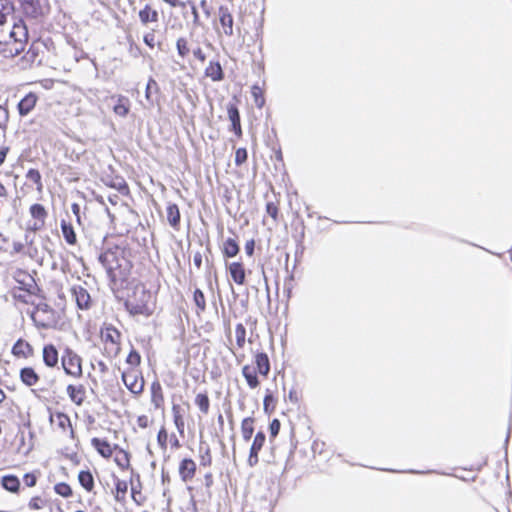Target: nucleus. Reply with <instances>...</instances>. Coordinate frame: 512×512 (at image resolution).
<instances>
[{
  "label": "nucleus",
  "instance_id": "obj_1",
  "mask_svg": "<svg viewBox=\"0 0 512 512\" xmlns=\"http://www.w3.org/2000/svg\"><path fill=\"white\" fill-rule=\"evenodd\" d=\"M99 262L105 268L113 285L122 286L128 280L132 269V263L126 256V251L120 246H115L99 255Z\"/></svg>",
  "mask_w": 512,
  "mask_h": 512
},
{
  "label": "nucleus",
  "instance_id": "obj_2",
  "mask_svg": "<svg viewBox=\"0 0 512 512\" xmlns=\"http://www.w3.org/2000/svg\"><path fill=\"white\" fill-rule=\"evenodd\" d=\"M139 299H129L125 302V308L131 315H144L150 316L152 314L151 308L148 306L147 301L151 297L150 293L144 288L140 289Z\"/></svg>",
  "mask_w": 512,
  "mask_h": 512
},
{
  "label": "nucleus",
  "instance_id": "obj_3",
  "mask_svg": "<svg viewBox=\"0 0 512 512\" xmlns=\"http://www.w3.org/2000/svg\"><path fill=\"white\" fill-rule=\"evenodd\" d=\"M61 363L66 374L73 377H80L82 375L81 358L71 349H65Z\"/></svg>",
  "mask_w": 512,
  "mask_h": 512
},
{
  "label": "nucleus",
  "instance_id": "obj_4",
  "mask_svg": "<svg viewBox=\"0 0 512 512\" xmlns=\"http://www.w3.org/2000/svg\"><path fill=\"white\" fill-rule=\"evenodd\" d=\"M23 13L31 18L44 15L49 10V0H21Z\"/></svg>",
  "mask_w": 512,
  "mask_h": 512
},
{
  "label": "nucleus",
  "instance_id": "obj_5",
  "mask_svg": "<svg viewBox=\"0 0 512 512\" xmlns=\"http://www.w3.org/2000/svg\"><path fill=\"white\" fill-rule=\"evenodd\" d=\"M122 381L126 388L133 394H140L144 388L143 377H138L135 371H124L122 373Z\"/></svg>",
  "mask_w": 512,
  "mask_h": 512
},
{
  "label": "nucleus",
  "instance_id": "obj_6",
  "mask_svg": "<svg viewBox=\"0 0 512 512\" xmlns=\"http://www.w3.org/2000/svg\"><path fill=\"white\" fill-rule=\"evenodd\" d=\"M71 293L75 298L77 307L81 310H87L91 307V297L83 285H73Z\"/></svg>",
  "mask_w": 512,
  "mask_h": 512
},
{
  "label": "nucleus",
  "instance_id": "obj_7",
  "mask_svg": "<svg viewBox=\"0 0 512 512\" xmlns=\"http://www.w3.org/2000/svg\"><path fill=\"white\" fill-rule=\"evenodd\" d=\"M266 440V435L264 432L259 431L256 433L254 440L252 442L249 457H248V465L250 467H254L258 464V453L263 448Z\"/></svg>",
  "mask_w": 512,
  "mask_h": 512
},
{
  "label": "nucleus",
  "instance_id": "obj_8",
  "mask_svg": "<svg viewBox=\"0 0 512 512\" xmlns=\"http://www.w3.org/2000/svg\"><path fill=\"white\" fill-rule=\"evenodd\" d=\"M218 16L224 34L227 36H232L234 34V20L229 8L227 6H220L218 9Z\"/></svg>",
  "mask_w": 512,
  "mask_h": 512
},
{
  "label": "nucleus",
  "instance_id": "obj_9",
  "mask_svg": "<svg viewBox=\"0 0 512 512\" xmlns=\"http://www.w3.org/2000/svg\"><path fill=\"white\" fill-rule=\"evenodd\" d=\"M227 113L231 121V131H233L236 136L240 137L242 135L240 113L235 103L229 102L227 104Z\"/></svg>",
  "mask_w": 512,
  "mask_h": 512
},
{
  "label": "nucleus",
  "instance_id": "obj_10",
  "mask_svg": "<svg viewBox=\"0 0 512 512\" xmlns=\"http://www.w3.org/2000/svg\"><path fill=\"white\" fill-rule=\"evenodd\" d=\"M16 281L21 285L19 287L20 290H23L31 295L36 294L38 287L31 275L25 272H19L18 276L16 277Z\"/></svg>",
  "mask_w": 512,
  "mask_h": 512
},
{
  "label": "nucleus",
  "instance_id": "obj_11",
  "mask_svg": "<svg viewBox=\"0 0 512 512\" xmlns=\"http://www.w3.org/2000/svg\"><path fill=\"white\" fill-rule=\"evenodd\" d=\"M12 354L18 358H29L33 356V347L25 340L18 339L12 347Z\"/></svg>",
  "mask_w": 512,
  "mask_h": 512
},
{
  "label": "nucleus",
  "instance_id": "obj_12",
  "mask_svg": "<svg viewBox=\"0 0 512 512\" xmlns=\"http://www.w3.org/2000/svg\"><path fill=\"white\" fill-rule=\"evenodd\" d=\"M37 95L35 93H28L24 98L20 100L18 103V111L21 116L28 115L36 105Z\"/></svg>",
  "mask_w": 512,
  "mask_h": 512
},
{
  "label": "nucleus",
  "instance_id": "obj_13",
  "mask_svg": "<svg viewBox=\"0 0 512 512\" xmlns=\"http://www.w3.org/2000/svg\"><path fill=\"white\" fill-rule=\"evenodd\" d=\"M204 74L214 82H219L224 79V72L219 61L211 60L209 65L206 67Z\"/></svg>",
  "mask_w": 512,
  "mask_h": 512
},
{
  "label": "nucleus",
  "instance_id": "obj_14",
  "mask_svg": "<svg viewBox=\"0 0 512 512\" xmlns=\"http://www.w3.org/2000/svg\"><path fill=\"white\" fill-rule=\"evenodd\" d=\"M196 472V464L192 459H183L179 466V475L184 482L192 479Z\"/></svg>",
  "mask_w": 512,
  "mask_h": 512
},
{
  "label": "nucleus",
  "instance_id": "obj_15",
  "mask_svg": "<svg viewBox=\"0 0 512 512\" xmlns=\"http://www.w3.org/2000/svg\"><path fill=\"white\" fill-rule=\"evenodd\" d=\"M227 267L232 280L236 284L242 285L245 283L246 274L244 266L241 262H232Z\"/></svg>",
  "mask_w": 512,
  "mask_h": 512
},
{
  "label": "nucleus",
  "instance_id": "obj_16",
  "mask_svg": "<svg viewBox=\"0 0 512 512\" xmlns=\"http://www.w3.org/2000/svg\"><path fill=\"white\" fill-rule=\"evenodd\" d=\"M43 362L47 367H55L58 363V351L52 344L43 348Z\"/></svg>",
  "mask_w": 512,
  "mask_h": 512
},
{
  "label": "nucleus",
  "instance_id": "obj_17",
  "mask_svg": "<svg viewBox=\"0 0 512 512\" xmlns=\"http://www.w3.org/2000/svg\"><path fill=\"white\" fill-rule=\"evenodd\" d=\"M67 394L73 403L80 406L84 402L85 387L83 385L74 386L70 384L67 386Z\"/></svg>",
  "mask_w": 512,
  "mask_h": 512
},
{
  "label": "nucleus",
  "instance_id": "obj_18",
  "mask_svg": "<svg viewBox=\"0 0 512 512\" xmlns=\"http://www.w3.org/2000/svg\"><path fill=\"white\" fill-rule=\"evenodd\" d=\"M138 15L143 25H147L150 22L157 23L159 21L158 12L152 9L149 4H146L144 8L139 11Z\"/></svg>",
  "mask_w": 512,
  "mask_h": 512
},
{
  "label": "nucleus",
  "instance_id": "obj_19",
  "mask_svg": "<svg viewBox=\"0 0 512 512\" xmlns=\"http://www.w3.org/2000/svg\"><path fill=\"white\" fill-rule=\"evenodd\" d=\"M20 379L26 386L32 387L38 383L39 376L32 367H24L20 370Z\"/></svg>",
  "mask_w": 512,
  "mask_h": 512
},
{
  "label": "nucleus",
  "instance_id": "obj_20",
  "mask_svg": "<svg viewBox=\"0 0 512 512\" xmlns=\"http://www.w3.org/2000/svg\"><path fill=\"white\" fill-rule=\"evenodd\" d=\"M91 444L104 458H109L112 456L113 449L108 441L95 437L92 438Z\"/></svg>",
  "mask_w": 512,
  "mask_h": 512
},
{
  "label": "nucleus",
  "instance_id": "obj_21",
  "mask_svg": "<svg viewBox=\"0 0 512 512\" xmlns=\"http://www.w3.org/2000/svg\"><path fill=\"white\" fill-rule=\"evenodd\" d=\"M28 31L23 23H14L12 29L9 32L8 40H20L27 41Z\"/></svg>",
  "mask_w": 512,
  "mask_h": 512
},
{
  "label": "nucleus",
  "instance_id": "obj_22",
  "mask_svg": "<svg viewBox=\"0 0 512 512\" xmlns=\"http://www.w3.org/2000/svg\"><path fill=\"white\" fill-rule=\"evenodd\" d=\"M255 364L257 367L258 372L263 375L267 376L270 372V361L268 358V355L264 352L257 353L255 355Z\"/></svg>",
  "mask_w": 512,
  "mask_h": 512
},
{
  "label": "nucleus",
  "instance_id": "obj_23",
  "mask_svg": "<svg viewBox=\"0 0 512 512\" xmlns=\"http://www.w3.org/2000/svg\"><path fill=\"white\" fill-rule=\"evenodd\" d=\"M151 402L156 408H160L164 403L163 391L159 381H154L151 385Z\"/></svg>",
  "mask_w": 512,
  "mask_h": 512
},
{
  "label": "nucleus",
  "instance_id": "obj_24",
  "mask_svg": "<svg viewBox=\"0 0 512 512\" xmlns=\"http://www.w3.org/2000/svg\"><path fill=\"white\" fill-rule=\"evenodd\" d=\"M50 422L55 423L57 427L65 431L68 427H72L70 417L63 412H56L50 415Z\"/></svg>",
  "mask_w": 512,
  "mask_h": 512
},
{
  "label": "nucleus",
  "instance_id": "obj_25",
  "mask_svg": "<svg viewBox=\"0 0 512 512\" xmlns=\"http://www.w3.org/2000/svg\"><path fill=\"white\" fill-rule=\"evenodd\" d=\"M167 221L175 229H178L180 224V211L176 204H169L167 206Z\"/></svg>",
  "mask_w": 512,
  "mask_h": 512
},
{
  "label": "nucleus",
  "instance_id": "obj_26",
  "mask_svg": "<svg viewBox=\"0 0 512 512\" xmlns=\"http://www.w3.org/2000/svg\"><path fill=\"white\" fill-rule=\"evenodd\" d=\"M239 245L233 238H227L222 247V253L225 257L232 258L239 253Z\"/></svg>",
  "mask_w": 512,
  "mask_h": 512
},
{
  "label": "nucleus",
  "instance_id": "obj_27",
  "mask_svg": "<svg viewBox=\"0 0 512 512\" xmlns=\"http://www.w3.org/2000/svg\"><path fill=\"white\" fill-rule=\"evenodd\" d=\"M61 230H62L63 237L68 244H70V245L76 244V242H77L76 233L70 223H67L65 220H62L61 221Z\"/></svg>",
  "mask_w": 512,
  "mask_h": 512
},
{
  "label": "nucleus",
  "instance_id": "obj_28",
  "mask_svg": "<svg viewBox=\"0 0 512 512\" xmlns=\"http://www.w3.org/2000/svg\"><path fill=\"white\" fill-rule=\"evenodd\" d=\"M254 418L252 417H246L242 420L241 423V434L243 437V440L248 442L253 435L254 432Z\"/></svg>",
  "mask_w": 512,
  "mask_h": 512
},
{
  "label": "nucleus",
  "instance_id": "obj_29",
  "mask_svg": "<svg viewBox=\"0 0 512 512\" xmlns=\"http://www.w3.org/2000/svg\"><path fill=\"white\" fill-rule=\"evenodd\" d=\"M2 486L7 491L16 493L19 490L20 481L14 475H5L2 477Z\"/></svg>",
  "mask_w": 512,
  "mask_h": 512
},
{
  "label": "nucleus",
  "instance_id": "obj_30",
  "mask_svg": "<svg viewBox=\"0 0 512 512\" xmlns=\"http://www.w3.org/2000/svg\"><path fill=\"white\" fill-rule=\"evenodd\" d=\"M242 375L246 379L247 384L250 388L254 389L259 385L256 371L249 365H245L242 368Z\"/></svg>",
  "mask_w": 512,
  "mask_h": 512
},
{
  "label": "nucleus",
  "instance_id": "obj_31",
  "mask_svg": "<svg viewBox=\"0 0 512 512\" xmlns=\"http://www.w3.org/2000/svg\"><path fill=\"white\" fill-rule=\"evenodd\" d=\"M78 480L80 485L87 490L88 492L92 491L94 488V478L92 473L87 471H80L78 475Z\"/></svg>",
  "mask_w": 512,
  "mask_h": 512
},
{
  "label": "nucleus",
  "instance_id": "obj_32",
  "mask_svg": "<svg viewBox=\"0 0 512 512\" xmlns=\"http://www.w3.org/2000/svg\"><path fill=\"white\" fill-rule=\"evenodd\" d=\"M26 42L27 41L8 40L7 58H13L24 51Z\"/></svg>",
  "mask_w": 512,
  "mask_h": 512
},
{
  "label": "nucleus",
  "instance_id": "obj_33",
  "mask_svg": "<svg viewBox=\"0 0 512 512\" xmlns=\"http://www.w3.org/2000/svg\"><path fill=\"white\" fill-rule=\"evenodd\" d=\"M103 181L107 186L116 189L117 191H119L122 194L128 193V185L125 182V180L121 177H116L115 179L103 180Z\"/></svg>",
  "mask_w": 512,
  "mask_h": 512
},
{
  "label": "nucleus",
  "instance_id": "obj_34",
  "mask_svg": "<svg viewBox=\"0 0 512 512\" xmlns=\"http://www.w3.org/2000/svg\"><path fill=\"white\" fill-rule=\"evenodd\" d=\"M30 214L33 219L45 221L47 212L42 204L35 203L30 207Z\"/></svg>",
  "mask_w": 512,
  "mask_h": 512
},
{
  "label": "nucleus",
  "instance_id": "obj_35",
  "mask_svg": "<svg viewBox=\"0 0 512 512\" xmlns=\"http://www.w3.org/2000/svg\"><path fill=\"white\" fill-rule=\"evenodd\" d=\"M195 404L202 413L207 414L209 412L210 401L206 393L197 394L195 397Z\"/></svg>",
  "mask_w": 512,
  "mask_h": 512
},
{
  "label": "nucleus",
  "instance_id": "obj_36",
  "mask_svg": "<svg viewBox=\"0 0 512 512\" xmlns=\"http://www.w3.org/2000/svg\"><path fill=\"white\" fill-rule=\"evenodd\" d=\"M103 339L106 342H111L113 345H117L120 339V332L114 327L106 328L105 333L102 334Z\"/></svg>",
  "mask_w": 512,
  "mask_h": 512
},
{
  "label": "nucleus",
  "instance_id": "obj_37",
  "mask_svg": "<svg viewBox=\"0 0 512 512\" xmlns=\"http://www.w3.org/2000/svg\"><path fill=\"white\" fill-rule=\"evenodd\" d=\"M275 408V398L270 390L267 389L264 401H263V409L266 414H270L273 412Z\"/></svg>",
  "mask_w": 512,
  "mask_h": 512
},
{
  "label": "nucleus",
  "instance_id": "obj_38",
  "mask_svg": "<svg viewBox=\"0 0 512 512\" xmlns=\"http://www.w3.org/2000/svg\"><path fill=\"white\" fill-rule=\"evenodd\" d=\"M177 53L181 58H185L189 53L188 41L184 37H179L176 41Z\"/></svg>",
  "mask_w": 512,
  "mask_h": 512
},
{
  "label": "nucleus",
  "instance_id": "obj_39",
  "mask_svg": "<svg viewBox=\"0 0 512 512\" xmlns=\"http://www.w3.org/2000/svg\"><path fill=\"white\" fill-rule=\"evenodd\" d=\"M236 344L239 348H243L246 341V328L243 324L239 323L235 328Z\"/></svg>",
  "mask_w": 512,
  "mask_h": 512
},
{
  "label": "nucleus",
  "instance_id": "obj_40",
  "mask_svg": "<svg viewBox=\"0 0 512 512\" xmlns=\"http://www.w3.org/2000/svg\"><path fill=\"white\" fill-rule=\"evenodd\" d=\"M114 112L119 116H126L129 112L128 99L119 98L118 103L114 106Z\"/></svg>",
  "mask_w": 512,
  "mask_h": 512
},
{
  "label": "nucleus",
  "instance_id": "obj_41",
  "mask_svg": "<svg viewBox=\"0 0 512 512\" xmlns=\"http://www.w3.org/2000/svg\"><path fill=\"white\" fill-rule=\"evenodd\" d=\"M193 300L200 312L205 311L206 309V301L204 293L200 289H196L194 291Z\"/></svg>",
  "mask_w": 512,
  "mask_h": 512
},
{
  "label": "nucleus",
  "instance_id": "obj_42",
  "mask_svg": "<svg viewBox=\"0 0 512 512\" xmlns=\"http://www.w3.org/2000/svg\"><path fill=\"white\" fill-rule=\"evenodd\" d=\"M200 453H201L200 464L202 466H210L211 463H212V457H211V453H210V448L208 446H206L204 448L202 443H201L200 444Z\"/></svg>",
  "mask_w": 512,
  "mask_h": 512
},
{
  "label": "nucleus",
  "instance_id": "obj_43",
  "mask_svg": "<svg viewBox=\"0 0 512 512\" xmlns=\"http://www.w3.org/2000/svg\"><path fill=\"white\" fill-rule=\"evenodd\" d=\"M55 492L65 498H68L72 495V489L71 487L64 482L58 483L54 487Z\"/></svg>",
  "mask_w": 512,
  "mask_h": 512
},
{
  "label": "nucleus",
  "instance_id": "obj_44",
  "mask_svg": "<svg viewBox=\"0 0 512 512\" xmlns=\"http://www.w3.org/2000/svg\"><path fill=\"white\" fill-rule=\"evenodd\" d=\"M248 157L247 150L245 148H238L235 152V164L237 166L242 165L246 162Z\"/></svg>",
  "mask_w": 512,
  "mask_h": 512
},
{
  "label": "nucleus",
  "instance_id": "obj_45",
  "mask_svg": "<svg viewBox=\"0 0 512 512\" xmlns=\"http://www.w3.org/2000/svg\"><path fill=\"white\" fill-rule=\"evenodd\" d=\"M126 362L132 366H138L141 363V356L136 350H131L127 356Z\"/></svg>",
  "mask_w": 512,
  "mask_h": 512
},
{
  "label": "nucleus",
  "instance_id": "obj_46",
  "mask_svg": "<svg viewBox=\"0 0 512 512\" xmlns=\"http://www.w3.org/2000/svg\"><path fill=\"white\" fill-rule=\"evenodd\" d=\"M26 178L37 185H41V174L37 169H29Z\"/></svg>",
  "mask_w": 512,
  "mask_h": 512
},
{
  "label": "nucleus",
  "instance_id": "obj_47",
  "mask_svg": "<svg viewBox=\"0 0 512 512\" xmlns=\"http://www.w3.org/2000/svg\"><path fill=\"white\" fill-rule=\"evenodd\" d=\"M252 94L254 96L255 104L257 107L261 108L264 105V98L262 96V92L259 87L253 86Z\"/></svg>",
  "mask_w": 512,
  "mask_h": 512
},
{
  "label": "nucleus",
  "instance_id": "obj_48",
  "mask_svg": "<svg viewBox=\"0 0 512 512\" xmlns=\"http://www.w3.org/2000/svg\"><path fill=\"white\" fill-rule=\"evenodd\" d=\"M153 89L157 92L159 90V87H158L157 82L153 78H150L148 80V83L146 86V91H145V96H146L147 100H150L151 93H152Z\"/></svg>",
  "mask_w": 512,
  "mask_h": 512
},
{
  "label": "nucleus",
  "instance_id": "obj_49",
  "mask_svg": "<svg viewBox=\"0 0 512 512\" xmlns=\"http://www.w3.org/2000/svg\"><path fill=\"white\" fill-rule=\"evenodd\" d=\"M44 225H45V221H39V220L34 219L33 222H29L27 224L26 228H27V230L35 233V232L41 230L44 227Z\"/></svg>",
  "mask_w": 512,
  "mask_h": 512
},
{
  "label": "nucleus",
  "instance_id": "obj_50",
  "mask_svg": "<svg viewBox=\"0 0 512 512\" xmlns=\"http://www.w3.org/2000/svg\"><path fill=\"white\" fill-rule=\"evenodd\" d=\"M167 432L164 427L160 429L157 435V441L161 448H166L167 445Z\"/></svg>",
  "mask_w": 512,
  "mask_h": 512
},
{
  "label": "nucleus",
  "instance_id": "obj_51",
  "mask_svg": "<svg viewBox=\"0 0 512 512\" xmlns=\"http://www.w3.org/2000/svg\"><path fill=\"white\" fill-rule=\"evenodd\" d=\"M115 486L117 491V499H119V494H122V496L126 494L128 485L126 481L117 479Z\"/></svg>",
  "mask_w": 512,
  "mask_h": 512
},
{
  "label": "nucleus",
  "instance_id": "obj_52",
  "mask_svg": "<svg viewBox=\"0 0 512 512\" xmlns=\"http://www.w3.org/2000/svg\"><path fill=\"white\" fill-rule=\"evenodd\" d=\"M280 421L278 419H273L269 425L270 435L272 438H275L280 431Z\"/></svg>",
  "mask_w": 512,
  "mask_h": 512
},
{
  "label": "nucleus",
  "instance_id": "obj_53",
  "mask_svg": "<svg viewBox=\"0 0 512 512\" xmlns=\"http://www.w3.org/2000/svg\"><path fill=\"white\" fill-rule=\"evenodd\" d=\"M23 481L26 486L33 487L36 485L37 476L35 473H26L23 477Z\"/></svg>",
  "mask_w": 512,
  "mask_h": 512
},
{
  "label": "nucleus",
  "instance_id": "obj_54",
  "mask_svg": "<svg viewBox=\"0 0 512 512\" xmlns=\"http://www.w3.org/2000/svg\"><path fill=\"white\" fill-rule=\"evenodd\" d=\"M266 212L269 216H271L274 220L277 219L278 215V207L273 202H268L266 204Z\"/></svg>",
  "mask_w": 512,
  "mask_h": 512
},
{
  "label": "nucleus",
  "instance_id": "obj_55",
  "mask_svg": "<svg viewBox=\"0 0 512 512\" xmlns=\"http://www.w3.org/2000/svg\"><path fill=\"white\" fill-rule=\"evenodd\" d=\"M174 424L178 432L182 435L184 433V419L182 415L173 416Z\"/></svg>",
  "mask_w": 512,
  "mask_h": 512
},
{
  "label": "nucleus",
  "instance_id": "obj_56",
  "mask_svg": "<svg viewBox=\"0 0 512 512\" xmlns=\"http://www.w3.org/2000/svg\"><path fill=\"white\" fill-rule=\"evenodd\" d=\"M144 43L150 48H154L155 46V34L154 31L146 33L143 37Z\"/></svg>",
  "mask_w": 512,
  "mask_h": 512
},
{
  "label": "nucleus",
  "instance_id": "obj_57",
  "mask_svg": "<svg viewBox=\"0 0 512 512\" xmlns=\"http://www.w3.org/2000/svg\"><path fill=\"white\" fill-rule=\"evenodd\" d=\"M13 7L9 0H0V12H5L7 14H10Z\"/></svg>",
  "mask_w": 512,
  "mask_h": 512
},
{
  "label": "nucleus",
  "instance_id": "obj_58",
  "mask_svg": "<svg viewBox=\"0 0 512 512\" xmlns=\"http://www.w3.org/2000/svg\"><path fill=\"white\" fill-rule=\"evenodd\" d=\"M193 55L196 59H198L200 62L204 63L205 60H206V55L205 53L203 52V50L201 49V47H196L193 49Z\"/></svg>",
  "mask_w": 512,
  "mask_h": 512
},
{
  "label": "nucleus",
  "instance_id": "obj_59",
  "mask_svg": "<svg viewBox=\"0 0 512 512\" xmlns=\"http://www.w3.org/2000/svg\"><path fill=\"white\" fill-rule=\"evenodd\" d=\"M150 420L148 416L141 415L137 418V424L141 428H147L149 426Z\"/></svg>",
  "mask_w": 512,
  "mask_h": 512
},
{
  "label": "nucleus",
  "instance_id": "obj_60",
  "mask_svg": "<svg viewBox=\"0 0 512 512\" xmlns=\"http://www.w3.org/2000/svg\"><path fill=\"white\" fill-rule=\"evenodd\" d=\"M255 249V241L253 239L248 240L245 244V252L248 256H252Z\"/></svg>",
  "mask_w": 512,
  "mask_h": 512
},
{
  "label": "nucleus",
  "instance_id": "obj_61",
  "mask_svg": "<svg viewBox=\"0 0 512 512\" xmlns=\"http://www.w3.org/2000/svg\"><path fill=\"white\" fill-rule=\"evenodd\" d=\"M41 502H42V500L40 497H33L28 504L29 508L40 509V508H42Z\"/></svg>",
  "mask_w": 512,
  "mask_h": 512
},
{
  "label": "nucleus",
  "instance_id": "obj_62",
  "mask_svg": "<svg viewBox=\"0 0 512 512\" xmlns=\"http://www.w3.org/2000/svg\"><path fill=\"white\" fill-rule=\"evenodd\" d=\"M8 121V111L0 106V127L4 126Z\"/></svg>",
  "mask_w": 512,
  "mask_h": 512
},
{
  "label": "nucleus",
  "instance_id": "obj_63",
  "mask_svg": "<svg viewBox=\"0 0 512 512\" xmlns=\"http://www.w3.org/2000/svg\"><path fill=\"white\" fill-rule=\"evenodd\" d=\"M8 53V39H0V54L7 58Z\"/></svg>",
  "mask_w": 512,
  "mask_h": 512
},
{
  "label": "nucleus",
  "instance_id": "obj_64",
  "mask_svg": "<svg viewBox=\"0 0 512 512\" xmlns=\"http://www.w3.org/2000/svg\"><path fill=\"white\" fill-rule=\"evenodd\" d=\"M34 232L25 230L24 240L25 243L29 246H31L34 243V236L32 235Z\"/></svg>",
  "mask_w": 512,
  "mask_h": 512
}]
</instances>
